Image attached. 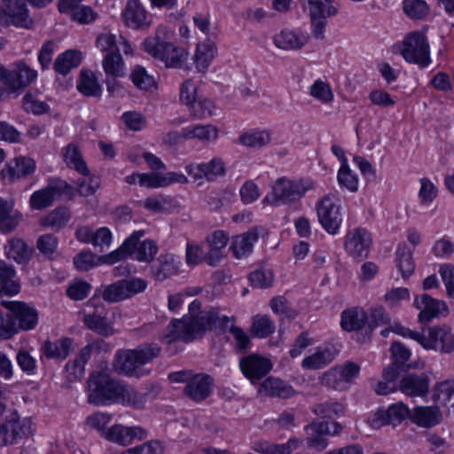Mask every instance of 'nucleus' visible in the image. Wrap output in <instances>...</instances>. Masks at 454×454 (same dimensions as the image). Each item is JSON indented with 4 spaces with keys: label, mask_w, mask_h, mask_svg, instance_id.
Listing matches in <instances>:
<instances>
[{
    "label": "nucleus",
    "mask_w": 454,
    "mask_h": 454,
    "mask_svg": "<svg viewBox=\"0 0 454 454\" xmlns=\"http://www.w3.org/2000/svg\"><path fill=\"white\" fill-rule=\"evenodd\" d=\"M234 319L233 317L221 315L217 308L201 310L200 302L193 301L189 306V316L173 319L166 327L162 339L168 344L177 340L190 342L207 330L225 332Z\"/></svg>",
    "instance_id": "f257e3e1"
},
{
    "label": "nucleus",
    "mask_w": 454,
    "mask_h": 454,
    "mask_svg": "<svg viewBox=\"0 0 454 454\" xmlns=\"http://www.w3.org/2000/svg\"><path fill=\"white\" fill-rule=\"evenodd\" d=\"M141 49L166 68H182L189 56L186 49L169 41L168 31L164 26L158 27L154 35L146 37Z\"/></svg>",
    "instance_id": "f03ea898"
},
{
    "label": "nucleus",
    "mask_w": 454,
    "mask_h": 454,
    "mask_svg": "<svg viewBox=\"0 0 454 454\" xmlns=\"http://www.w3.org/2000/svg\"><path fill=\"white\" fill-rule=\"evenodd\" d=\"M160 352V347L153 342L144 343L132 349L119 350L115 355V370L129 377L148 375L150 371L144 366L157 358Z\"/></svg>",
    "instance_id": "7ed1b4c3"
},
{
    "label": "nucleus",
    "mask_w": 454,
    "mask_h": 454,
    "mask_svg": "<svg viewBox=\"0 0 454 454\" xmlns=\"http://www.w3.org/2000/svg\"><path fill=\"white\" fill-rule=\"evenodd\" d=\"M144 236V231H134L118 249L105 256V262L114 264L128 256H131L139 262H152L158 253V246L152 239L140 242V239Z\"/></svg>",
    "instance_id": "20e7f679"
},
{
    "label": "nucleus",
    "mask_w": 454,
    "mask_h": 454,
    "mask_svg": "<svg viewBox=\"0 0 454 454\" xmlns=\"http://www.w3.org/2000/svg\"><path fill=\"white\" fill-rule=\"evenodd\" d=\"M88 403L96 406L119 402L121 383L104 372H92L87 381Z\"/></svg>",
    "instance_id": "39448f33"
},
{
    "label": "nucleus",
    "mask_w": 454,
    "mask_h": 454,
    "mask_svg": "<svg viewBox=\"0 0 454 454\" xmlns=\"http://www.w3.org/2000/svg\"><path fill=\"white\" fill-rule=\"evenodd\" d=\"M314 186V182L309 178L290 180L281 177L273 185L271 195H268L264 200L276 206L290 204L299 200Z\"/></svg>",
    "instance_id": "423d86ee"
},
{
    "label": "nucleus",
    "mask_w": 454,
    "mask_h": 454,
    "mask_svg": "<svg viewBox=\"0 0 454 454\" xmlns=\"http://www.w3.org/2000/svg\"><path fill=\"white\" fill-rule=\"evenodd\" d=\"M74 192V187L65 180L52 177L48 180L45 187L32 193L29 199V206L35 210H43L51 207L63 195L71 198Z\"/></svg>",
    "instance_id": "0eeeda50"
},
{
    "label": "nucleus",
    "mask_w": 454,
    "mask_h": 454,
    "mask_svg": "<svg viewBox=\"0 0 454 454\" xmlns=\"http://www.w3.org/2000/svg\"><path fill=\"white\" fill-rule=\"evenodd\" d=\"M401 55L409 63L424 68L430 62V47L424 33L415 31L408 34L403 41Z\"/></svg>",
    "instance_id": "6e6552de"
},
{
    "label": "nucleus",
    "mask_w": 454,
    "mask_h": 454,
    "mask_svg": "<svg viewBox=\"0 0 454 454\" xmlns=\"http://www.w3.org/2000/svg\"><path fill=\"white\" fill-rule=\"evenodd\" d=\"M307 0V8L311 23V33L316 39L323 40L327 25L326 19L336 16L339 12L334 6V0Z\"/></svg>",
    "instance_id": "1a4fd4ad"
},
{
    "label": "nucleus",
    "mask_w": 454,
    "mask_h": 454,
    "mask_svg": "<svg viewBox=\"0 0 454 454\" xmlns=\"http://www.w3.org/2000/svg\"><path fill=\"white\" fill-rule=\"evenodd\" d=\"M107 311L105 305L93 297L85 304L83 323L98 334L109 337L114 333L113 325L106 318Z\"/></svg>",
    "instance_id": "9d476101"
},
{
    "label": "nucleus",
    "mask_w": 454,
    "mask_h": 454,
    "mask_svg": "<svg viewBox=\"0 0 454 454\" xmlns=\"http://www.w3.org/2000/svg\"><path fill=\"white\" fill-rule=\"evenodd\" d=\"M146 286L147 282L142 278L119 280L105 287L102 298L108 302H119L144 292Z\"/></svg>",
    "instance_id": "9b49d317"
},
{
    "label": "nucleus",
    "mask_w": 454,
    "mask_h": 454,
    "mask_svg": "<svg viewBox=\"0 0 454 454\" xmlns=\"http://www.w3.org/2000/svg\"><path fill=\"white\" fill-rule=\"evenodd\" d=\"M0 23L4 26L12 24L23 28H30L33 20L28 14L24 0H2Z\"/></svg>",
    "instance_id": "f8f14e48"
},
{
    "label": "nucleus",
    "mask_w": 454,
    "mask_h": 454,
    "mask_svg": "<svg viewBox=\"0 0 454 454\" xmlns=\"http://www.w3.org/2000/svg\"><path fill=\"white\" fill-rule=\"evenodd\" d=\"M372 241L371 234L367 230L361 227L355 228L346 234L344 249L354 260L361 262L368 256Z\"/></svg>",
    "instance_id": "ddd939ff"
},
{
    "label": "nucleus",
    "mask_w": 454,
    "mask_h": 454,
    "mask_svg": "<svg viewBox=\"0 0 454 454\" xmlns=\"http://www.w3.org/2000/svg\"><path fill=\"white\" fill-rule=\"evenodd\" d=\"M2 304L11 310L16 333L20 331L34 329L36 326L38 313L35 308L22 301H2Z\"/></svg>",
    "instance_id": "4468645a"
},
{
    "label": "nucleus",
    "mask_w": 454,
    "mask_h": 454,
    "mask_svg": "<svg viewBox=\"0 0 454 454\" xmlns=\"http://www.w3.org/2000/svg\"><path fill=\"white\" fill-rule=\"evenodd\" d=\"M37 76V72L24 62L15 64V68L9 72L0 64L1 82L11 90H17L29 85Z\"/></svg>",
    "instance_id": "2eb2a0df"
},
{
    "label": "nucleus",
    "mask_w": 454,
    "mask_h": 454,
    "mask_svg": "<svg viewBox=\"0 0 454 454\" xmlns=\"http://www.w3.org/2000/svg\"><path fill=\"white\" fill-rule=\"evenodd\" d=\"M318 221L322 227L330 234H336L340 229L342 219L340 206L336 205L331 194L324 196L317 203Z\"/></svg>",
    "instance_id": "dca6fc26"
},
{
    "label": "nucleus",
    "mask_w": 454,
    "mask_h": 454,
    "mask_svg": "<svg viewBox=\"0 0 454 454\" xmlns=\"http://www.w3.org/2000/svg\"><path fill=\"white\" fill-rule=\"evenodd\" d=\"M30 434V423L13 414L0 425V446L16 444L19 440L27 437Z\"/></svg>",
    "instance_id": "f3484780"
},
{
    "label": "nucleus",
    "mask_w": 454,
    "mask_h": 454,
    "mask_svg": "<svg viewBox=\"0 0 454 454\" xmlns=\"http://www.w3.org/2000/svg\"><path fill=\"white\" fill-rule=\"evenodd\" d=\"M185 171L194 180L205 178L208 182H214L226 175V166L221 157H214L208 162L190 163L185 166Z\"/></svg>",
    "instance_id": "a211bd4d"
},
{
    "label": "nucleus",
    "mask_w": 454,
    "mask_h": 454,
    "mask_svg": "<svg viewBox=\"0 0 454 454\" xmlns=\"http://www.w3.org/2000/svg\"><path fill=\"white\" fill-rule=\"evenodd\" d=\"M239 367L243 374L254 382L263 378L272 368L271 362L259 355H248L239 362Z\"/></svg>",
    "instance_id": "6ab92c4d"
},
{
    "label": "nucleus",
    "mask_w": 454,
    "mask_h": 454,
    "mask_svg": "<svg viewBox=\"0 0 454 454\" xmlns=\"http://www.w3.org/2000/svg\"><path fill=\"white\" fill-rule=\"evenodd\" d=\"M411 411L402 402L390 405L387 410H380L372 419V427H380L385 425L396 426L403 419H411Z\"/></svg>",
    "instance_id": "aec40b11"
},
{
    "label": "nucleus",
    "mask_w": 454,
    "mask_h": 454,
    "mask_svg": "<svg viewBox=\"0 0 454 454\" xmlns=\"http://www.w3.org/2000/svg\"><path fill=\"white\" fill-rule=\"evenodd\" d=\"M107 440L122 446L129 445L134 440L142 441L147 437V431L138 426L124 427L114 425L105 433Z\"/></svg>",
    "instance_id": "412c9836"
},
{
    "label": "nucleus",
    "mask_w": 454,
    "mask_h": 454,
    "mask_svg": "<svg viewBox=\"0 0 454 454\" xmlns=\"http://www.w3.org/2000/svg\"><path fill=\"white\" fill-rule=\"evenodd\" d=\"M413 305L420 310L419 321L422 324L428 323L433 318L438 317L442 311L448 310L444 301L434 299L427 294H423L420 297L416 296Z\"/></svg>",
    "instance_id": "4be33fe9"
},
{
    "label": "nucleus",
    "mask_w": 454,
    "mask_h": 454,
    "mask_svg": "<svg viewBox=\"0 0 454 454\" xmlns=\"http://www.w3.org/2000/svg\"><path fill=\"white\" fill-rule=\"evenodd\" d=\"M427 349H435L442 353H450L454 350V332L446 325L429 328V340Z\"/></svg>",
    "instance_id": "5701e85b"
},
{
    "label": "nucleus",
    "mask_w": 454,
    "mask_h": 454,
    "mask_svg": "<svg viewBox=\"0 0 454 454\" xmlns=\"http://www.w3.org/2000/svg\"><path fill=\"white\" fill-rule=\"evenodd\" d=\"M35 170V162L33 159L20 156L8 161L5 167L1 170L3 178H7L10 182L15 179L24 178L32 175Z\"/></svg>",
    "instance_id": "b1692460"
},
{
    "label": "nucleus",
    "mask_w": 454,
    "mask_h": 454,
    "mask_svg": "<svg viewBox=\"0 0 454 454\" xmlns=\"http://www.w3.org/2000/svg\"><path fill=\"white\" fill-rule=\"evenodd\" d=\"M213 379L207 374H196L186 383L184 392L192 401L202 402L212 390Z\"/></svg>",
    "instance_id": "393cba45"
},
{
    "label": "nucleus",
    "mask_w": 454,
    "mask_h": 454,
    "mask_svg": "<svg viewBox=\"0 0 454 454\" xmlns=\"http://www.w3.org/2000/svg\"><path fill=\"white\" fill-rule=\"evenodd\" d=\"M399 390L411 397H423L429 390V378L424 373H409L400 380Z\"/></svg>",
    "instance_id": "a878e982"
},
{
    "label": "nucleus",
    "mask_w": 454,
    "mask_h": 454,
    "mask_svg": "<svg viewBox=\"0 0 454 454\" xmlns=\"http://www.w3.org/2000/svg\"><path fill=\"white\" fill-rule=\"evenodd\" d=\"M125 24L133 29H146L151 25V20L145 8L136 0L127 3L123 12Z\"/></svg>",
    "instance_id": "bb28decb"
},
{
    "label": "nucleus",
    "mask_w": 454,
    "mask_h": 454,
    "mask_svg": "<svg viewBox=\"0 0 454 454\" xmlns=\"http://www.w3.org/2000/svg\"><path fill=\"white\" fill-rule=\"evenodd\" d=\"M22 214L14 208L12 200L0 198V232L9 234L14 231L22 220Z\"/></svg>",
    "instance_id": "cd10ccee"
},
{
    "label": "nucleus",
    "mask_w": 454,
    "mask_h": 454,
    "mask_svg": "<svg viewBox=\"0 0 454 454\" xmlns=\"http://www.w3.org/2000/svg\"><path fill=\"white\" fill-rule=\"evenodd\" d=\"M180 262L171 254H162L157 262L151 266L152 276L157 281H163L179 271Z\"/></svg>",
    "instance_id": "c85d7f7f"
},
{
    "label": "nucleus",
    "mask_w": 454,
    "mask_h": 454,
    "mask_svg": "<svg viewBox=\"0 0 454 454\" xmlns=\"http://www.w3.org/2000/svg\"><path fill=\"white\" fill-rule=\"evenodd\" d=\"M299 443L300 441L294 437L281 444L259 439L251 442V449L259 454H291L298 448Z\"/></svg>",
    "instance_id": "c756f323"
},
{
    "label": "nucleus",
    "mask_w": 454,
    "mask_h": 454,
    "mask_svg": "<svg viewBox=\"0 0 454 454\" xmlns=\"http://www.w3.org/2000/svg\"><path fill=\"white\" fill-rule=\"evenodd\" d=\"M259 393L270 396L288 399L296 395L294 387L278 378L270 377L266 379L259 387Z\"/></svg>",
    "instance_id": "7c9ffc66"
},
{
    "label": "nucleus",
    "mask_w": 454,
    "mask_h": 454,
    "mask_svg": "<svg viewBox=\"0 0 454 454\" xmlns=\"http://www.w3.org/2000/svg\"><path fill=\"white\" fill-rule=\"evenodd\" d=\"M73 349V340L67 337L56 341L45 340L41 347V354L48 359L65 360Z\"/></svg>",
    "instance_id": "2f4dec72"
},
{
    "label": "nucleus",
    "mask_w": 454,
    "mask_h": 454,
    "mask_svg": "<svg viewBox=\"0 0 454 454\" xmlns=\"http://www.w3.org/2000/svg\"><path fill=\"white\" fill-rule=\"evenodd\" d=\"M4 252L9 259L20 264H27L32 258L34 248L29 247L24 239L13 237L8 239L4 246Z\"/></svg>",
    "instance_id": "473e14b6"
},
{
    "label": "nucleus",
    "mask_w": 454,
    "mask_h": 454,
    "mask_svg": "<svg viewBox=\"0 0 454 454\" xmlns=\"http://www.w3.org/2000/svg\"><path fill=\"white\" fill-rule=\"evenodd\" d=\"M442 413L437 406H417L411 411V420L419 427L430 428L440 423Z\"/></svg>",
    "instance_id": "72a5a7b5"
},
{
    "label": "nucleus",
    "mask_w": 454,
    "mask_h": 454,
    "mask_svg": "<svg viewBox=\"0 0 454 454\" xmlns=\"http://www.w3.org/2000/svg\"><path fill=\"white\" fill-rule=\"evenodd\" d=\"M327 427L325 422H313L307 425L304 427L306 436L307 446L311 449H315L317 451L324 450L327 445L328 441L325 438V429Z\"/></svg>",
    "instance_id": "f704fd0d"
},
{
    "label": "nucleus",
    "mask_w": 454,
    "mask_h": 454,
    "mask_svg": "<svg viewBox=\"0 0 454 454\" xmlns=\"http://www.w3.org/2000/svg\"><path fill=\"white\" fill-rule=\"evenodd\" d=\"M258 237L259 235L255 229H252L247 232L236 236L231 246V249L234 256L240 259L251 254L254 243L257 241Z\"/></svg>",
    "instance_id": "c9c22d12"
},
{
    "label": "nucleus",
    "mask_w": 454,
    "mask_h": 454,
    "mask_svg": "<svg viewBox=\"0 0 454 454\" xmlns=\"http://www.w3.org/2000/svg\"><path fill=\"white\" fill-rule=\"evenodd\" d=\"M175 135L185 139H198L206 142L216 139L218 130L215 126L211 124L194 125L184 128L179 135L176 133Z\"/></svg>",
    "instance_id": "e433bc0d"
},
{
    "label": "nucleus",
    "mask_w": 454,
    "mask_h": 454,
    "mask_svg": "<svg viewBox=\"0 0 454 454\" xmlns=\"http://www.w3.org/2000/svg\"><path fill=\"white\" fill-rule=\"evenodd\" d=\"M278 48L283 50H298L308 42V36L302 34H296L292 30L284 29L273 38Z\"/></svg>",
    "instance_id": "4c0bfd02"
},
{
    "label": "nucleus",
    "mask_w": 454,
    "mask_h": 454,
    "mask_svg": "<svg viewBox=\"0 0 454 454\" xmlns=\"http://www.w3.org/2000/svg\"><path fill=\"white\" fill-rule=\"evenodd\" d=\"M15 270L12 266L0 261V294L14 295L20 292V286L14 279Z\"/></svg>",
    "instance_id": "58836bf2"
},
{
    "label": "nucleus",
    "mask_w": 454,
    "mask_h": 454,
    "mask_svg": "<svg viewBox=\"0 0 454 454\" xmlns=\"http://www.w3.org/2000/svg\"><path fill=\"white\" fill-rule=\"evenodd\" d=\"M367 321L366 312L354 308L342 312L340 325L346 331H358L365 325Z\"/></svg>",
    "instance_id": "ea45409f"
},
{
    "label": "nucleus",
    "mask_w": 454,
    "mask_h": 454,
    "mask_svg": "<svg viewBox=\"0 0 454 454\" xmlns=\"http://www.w3.org/2000/svg\"><path fill=\"white\" fill-rule=\"evenodd\" d=\"M216 53V47L213 42L207 41L198 43L194 55V63L200 72H205Z\"/></svg>",
    "instance_id": "a19ab883"
},
{
    "label": "nucleus",
    "mask_w": 454,
    "mask_h": 454,
    "mask_svg": "<svg viewBox=\"0 0 454 454\" xmlns=\"http://www.w3.org/2000/svg\"><path fill=\"white\" fill-rule=\"evenodd\" d=\"M64 160L67 167L75 169L82 176H89L90 170L83 160L78 146L74 144H69L63 149Z\"/></svg>",
    "instance_id": "79ce46f5"
},
{
    "label": "nucleus",
    "mask_w": 454,
    "mask_h": 454,
    "mask_svg": "<svg viewBox=\"0 0 454 454\" xmlns=\"http://www.w3.org/2000/svg\"><path fill=\"white\" fill-rule=\"evenodd\" d=\"M71 213L66 207H59L41 219V225L59 231L69 222Z\"/></svg>",
    "instance_id": "37998d69"
},
{
    "label": "nucleus",
    "mask_w": 454,
    "mask_h": 454,
    "mask_svg": "<svg viewBox=\"0 0 454 454\" xmlns=\"http://www.w3.org/2000/svg\"><path fill=\"white\" fill-rule=\"evenodd\" d=\"M77 90L86 97L99 98L102 93V88L91 71H82Z\"/></svg>",
    "instance_id": "c03bdc74"
},
{
    "label": "nucleus",
    "mask_w": 454,
    "mask_h": 454,
    "mask_svg": "<svg viewBox=\"0 0 454 454\" xmlns=\"http://www.w3.org/2000/svg\"><path fill=\"white\" fill-rule=\"evenodd\" d=\"M396 261L397 267L403 278H409L414 271L415 263L412 258V250H411L407 244L400 243L396 249Z\"/></svg>",
    "instance_id": "a18cd8bd"
},
{
    "label": "nucleus",
    "mask_w": 454,
    "mask_h": 454,
    "mask_svg": "<svg viewBox=\"0 0 454 454\" xmlns=\"http://www.w3.org/2000/svg\"><path fill=\"white\" fill-rule=\"evenodd\" d=\"M81 53L78 51L68 50L58 56L54 62V70L61 74H67L71 69L81 63Z\"/></svg>",
    "instance_id": "49530a36"
},
{
    "label": "nucleus",
    "mask_w": 454,
    "mask_h": 454,
    "mask_svg": "<svg viewBox=\"0 0 454 454\" xmlns=\"http://www.w3.org/2000/svg\"><path fill=\"white\" fill-rule=\"evenodd\" d=\"M102 65L107 76L122 77L125 74L124 62L120 51L106 53Z\"/></svg>",
    "instance_id": "de8ad7c7"
},
{
    "label": "nucleus",
    "mask_w": 454,
    "mask_h": 454,
    "mask_svg": "<svg viewBox=\"0 0 454 454\" xmlns=\"http://www.w3.org/2000/svg\"><path fill=\"white\" fill-rule=\"evenodd\" d=\"M239 142L247 147L260 148L270 142V136L265 130H250L239 137Z\"/></svg>",
    "instance_id": "09e8293b"
},
{
    "label": "nucleus",
    "mask_w": 454,
    "mask_h": 454,
    "mask_svg": "<svg viewBox=\"0 0 454 454\" xmlns=\"http://www.w3.org/2000/svg\"><path fill=\"white\" fill-rule=\"evenodd\" d=\"M145 395L131 387H129L121 384L119 402L121 401L123 404L131 406L134 409H142L145 406Z\"/></svg>",
    "instance_id": "8fccbe9b"
},
{
    "label": "nucleus",
    "mask_w": 454,
    "mask_h": 454,
    "mask_svg": "<svg viewBox=\"0 0 454 454\" xmlns=\"http://www.w3.org/2000/svg\"><path fill=\"white\" fill-rule=\"evenodd\" d=\"M311 411L321 418H333L334 416H340L344 412V406L339 402L335 401H325L318 403H315Z\"/></svg>",
    "instance_id": "3c124183"
},
{
    "label": "nucleus",
    "mask_w": 454,
    "mask_h": 454,
    "mask_svg": "<svg viewBox=\"0 0 454 454\" xmlns=\"http://www.w3.org/2000/svg\"><path fill=\"white\" fill-rule=\"evenodd\" d=\"M333 360V355L329 349L319 350L311 356L305 357L302 366L309 370L320 369Z\"/></svg>",
    "instance_id": "603ef678"
},
{
    "label": "nucleus",
    "mask_w": 454,
    "mask_h": 454,
    "mask_svg": "<svg viewBox=\"0 0 454 454\" xmlns=\"http://www.w3.org/2000/svg\"><path fill=\"white\" fill-rule=\"evenodd\" d=\"M403 12L411 19L422 20L429 12V6L424 0H403Z\"/></svg>",
    "instance_id": "864d4df0"
},
{
    "label": "nucleus",
    "mask_w": 454,
    "mask_h": 454,
    "mask_svg": "<svg viewBox=\"0 0 454 454\" xmlns=\"http://www.w3.org/2000/svg\"><path fill=\"white\" fill-rule=\"evenodd\" d=\"M309 95L322 104H330L333 101L334 96L330 85L318 79L309 88Z\"/></svg>",
    "instance_id": "5fc2aeb1"
},
{
    "label": "nucleus",
    "mask_w": 454,
    "mask_h": 454,
    "mask_svg": "<svg viewBox=\"0 0 454 454\" xmlns=\"http://www.w3.org/2000/svg\"><path fill=\"white\" fill-rule=\"evenodd\" d=\"M275 324L268 316H256L254 317L251 331L255 337L266 338L275 331Z\"/></svg>",
    "instance_id": "6e6d98bb"
},
{
    "label": "nucleus",
    "mask_w": 454,
    "mask_h": 454,
    "mask_svg": "<svg viewBox=\"0 0 454 454\" xmlns=\"http://www.w3.org/2000/svg\"><path fill=\"white\" fill-rule=\"evenodd\" d=\"M321 382L323 385L339 391L345 390L348 387V385L342 378L339 367L337 366L325 372L321 378Z\"/></svg>",
    "instance_id": "4d7b16f0"
},
{
    "label": "nucleus",
    "mask_w": 454,
    "mask_h": 454,
    "mask_svg": "<svg viewBox=\"0 0 454 454\" xmlns=\"http://www.w3.org/2000/svg\"><path fill=\"white\" fill-rule=\"evenodd\" d=\"M130 78L134 85L140 90H147L153 87H155L154 78L148 74L145 67L141 66H136L131 72Z\"/></svg>",
    "instance_id": "13d9d810"
},
{
    "label": "nucleus",
    "mask_w": 454,
    "mask_h": 454,
    "mask_svg": "<svg viewBox=\"0 0 454 454\" xmlns=\"http://www.w3.org/2000/svg\"><path fill=\"white\" fill-rule=\"evenodd\" d=\"M23 108L27 113L34 114H42L49 110V106L38 99L37 95L27 92L23 97Z\"/></svg>",
    "instance_id": "bf43d9fd"
},
{
    "label": "nucleus",
    "mask_w": 454,
    "mask_h": 454,
    "mask_svg": "<svg viewBox=\"0 0 454 454\" xmlns=\"http://www.w3.org/2000/svg\"><path fill=\"white\" fill-rule=\"evenodd\" d=\"M249 280L254 287L268 288L272 286L273 272L266 269L255 270L250 273Z\"/></svg>",
    "instance_id": "052dcab7"
},
{
    "label": "nucleus",
    "mask_w": 454,
    "mask_h": 454,
    "mask_svg": "<svg viewBox=\"0 0 454 454\" xmlns=\"http://www.w3.org/2000/svg\"><path fill=\"white\" fill-rule=\"evenodd\" d=\"M454 394V380H446L434 386L433 399L435 402L447 403Z\"/></svg>",
    "instance_id": "680f3d73"
},
{
    "label": "nucleus",
    "mask_w": 454,
    "mask_h": 454,
    "mask_svg": "<svg viewBox=\"0 0 454 454\" xmlns=\"http://www.w3.org/2000/svg\"><path fill=\"white\" fill-rule=\"evenodd\" d=\"M59 240L53 234H44L38 238L36 247L41 254L50 258L57 250Z\"/></svg>",
    "instance_id": "e2e57ef3"
},
{
    "label": "nucleus",
    "mask_w": 454,
    "mask_h": 454,
    "mask_svg": "<svg viewBox=\"0 0 454 454\" xmlns=\"http://www.w3.org/2000/svg\"><path fill=\"white\" fill-rule=\"evenodd\" d=\"M337 178L341 187H345L352 192L357 191L358 180L356 176L352 175L348 165L340 168Z\"/></svg>",
    "instance_id": "0e129e2a"
},
{
    "label": "nucleus",
    "mask_w": 454,
    "mask_h": 454,
    "mask_svg": "<svg viewBox=\"0 0 454 454\" xmlns=\"http://www.w3.org/2000/svg\"><path fill=\"white\" fill-rule=\"evenodd\" d=\"M74 264L80 271H88L97 265L95 254L90 251H82L74 257Z\"/></svg>",
    "instance_id": "69168bd1"
},
{
    "label": "nucleus",
    "mask_w": 454,
    "mask_h": 454,
    "mask_svg": "<svg viewBox=\"0 0 454 454\" xmlns=\"http://www.w3.org/2000/svg\"><path fill=\"white\" fill-rule=\"evenodd\" d=\"M420 190L419 192V198L420 202L424 205L430 204L437 196L436 186L427 177L420 179Z\"/></svg>",
    "instance_id": "338daca9"
},
{
    "label": "nucleus",
    "mask_w": 454,
    "mask_h": 454,
    "mask_svg": "<svg viewBox=\"0 0 454 454\" xmlns=\"http://www.w3.org/2000/svg\"><path fill=\"white\" fill-rule=\"evenodd\" d=\"M197 98V86L191 79L185 80L180 87V100L191 106Z\"/></svg>",
    "instance_id": "774afa93"
}]
</instances>
